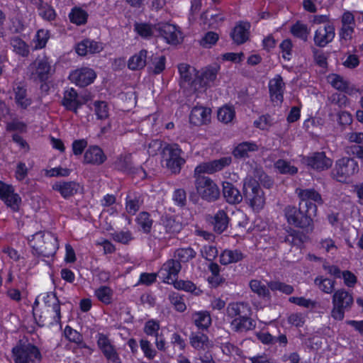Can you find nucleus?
<instances>
[{
	"instance_id": "nucleus-1",
	"label": "nucleus",
	"mask_w": 363,
	"mask_h": 363,
	"mask_svg": "<svg viewBox=\"0 0 363 363\" xmlns=\"http://www.w3.org/2000/svg\"><path fill=\"white\" fill-rule=\"evenodd\" d=\"M232 162L231 157H223L218 160L205 162L197 165L194 169V185L198 194L208 202L217 201L220 196L218 185L210 177L203 174H212L228 167Z\"/></svg>"
},
{
	"instance_id": "nucleus-2",
	"label": "nucleus",
	"mask_w": 363,
	"mask_h": 363,
	"mask_svg": "<svg viewBox=\"0 0 363 363\" xmlns=\"http://www.w3.org/2000/svg\"><path fill=\"white\" fill-rule=\"evenodd\" d=\"M243 198L254 211L259 212L265 205V196L259 184L252 177H247L243 181Z\"/></svg>"
},
{
	"instance_id": "nucleus-3",
	"label": "nucleus",
	"mask_w": 363,
	"mask_h": 363,
	"mask_svg": "<svg viewBox=\"0 0 363 363\" xmlns=\"http://www.w3.org/2000/svg\"><path fill=\"white\" fill-rule=\"evenodd\" d=\"M29 243L35 254L45 257L54 255L58 248L57 238L50 232L36 233Z\"/></svg>"
},
{
	"instance_id": "nucleus-4",
	"label": "nucleus",
	"mask_w": 363,
	"mask_h": 363,
	"mask_svg": "<svg viewBox=\"0 0 363 363\" xmlns=\"http://www.w3.org/2000/svg\"><path fill=\"white\" fill-rule=\"evenodd\" d=\"M299 203L297 208L293 206H287L284 208V215L287 222L294 226L303 229L312 230V216H315L314 213H310L308 208H303Z\"/></svg>"
},
{
	"instance_id": "nucleus-5",
	"label": "nucleus",
	"mask_w": 363,
	"mask_h": 363,
	"mask_svg": "<svg viewBox=\"0 0 363 363\" xmlns=\"http://www.w3.org/2000/svg\"><path fill=\"white\" fill-rule=\"evenodd\" d=\"M12 357L14 363H40L43 358L37 346L21 341L13 347Z\"/></svg>"
},
{
	"instance_id": "nucleus-6",
	"label": "nucleus",
	"mask_w": 363,
	"mask_h": 363,
	"mask_svg": "<svg viewBox=\"0 0 363 363\" xmlns=\"http://www.w3.org/2000/svg\"><path fill=\"white\" fill-rule=\"evenodd\" d=\"M353 303L352 294L344 289L335 291L332 298L331 316L337 320H343L345 311H348L351 308Z\"/></svg>"
},
{
	"instance_id": "nucleus-7",
	"label": "nucleus",
	"mask_w": 363,
	"mask_h": 363,
	"mask_svg": "<svg viewBox=\"0 0 363 363\" xmlns=\"http://www.w3.org/2000/svg\"><path fill=\"white\" fill-rule=\"evenodd\" d=\"M182 229V225L174 216H164L155 226L154 236L159 240H166L172 238Z\"/></svg>"
},
{
	"instance_id": "nucleus-8",
	"label": "nucleus",
	"mask_w": 363,
	"mask_h": 363,
	"mask_svg": "<svg viewBox=\"0 0 363 363\" xmlns=\"http://www.w3.org/2000/svg\"><path fill=\"white\" fill-rule=\"evenodd\" d=\"M359 171L357 162L351 157H345L337 160L331 174L340 182H345Z\"/></svg>"
},
{
	"instance_id": "nucleus-9",
	"label": "nucleus",
	"mask_w": 363,
	"mask_h": 363,
	"mask_svg": "<svg viewBox=\"0 0 363 363\" xmlns=\"http://www.w3.org/2000/svg\"><path fill=\"white\" fill-rule=\"evenodd\" d=\"M182 150L177 144L168 145L162 150L166 167L173 174H179L185 160L181 157Z\"/></svg>"
},
{
	"instance_id": "nucleus-10",
	"label": "nucleus",
	"mask_w": 363,
	"mask_h": 363,
	"mask_svg": "<svg viewBox=\"0 0 363 363\" xmlns=\"http://www.w3.org/2000/svg\"><path fill=\"white\" fill-rule=\"evenodd\" d=\"M29 79L34 82H46L51 75V66L46 56L38 57L28 67Z\"/></svg>"
},
{
	"instance_id": "nucleus-11",
	"label": "nucleus",
	"mask_w": 363,
	"mask_h": 363,
	"mask_svg": "<svg viewBox=\"0 0 363 363\" xmlns=\"http://www.w3.org/2000/svg\"><path fill=\"white\" fill-rule=\"evenodd\" d=\"M296 192L300 199L299 203L302 205V208H308L311 213H314L316 214L317 206L311 201L320 205L323 204V200L321 195L314 189H296Z\"/></svg>"
},
{
	"instance_id": "nucleus-12",
	"label": "nucleus",
	"mask_w": 363,
	"mask_h": 363,
	"mask_svg": "<svg viewBox=\"0 0 363 363\" xmlns=\"http://www.w3.org/2000/svg\"><path fill=\"white\" fill-rule=\"evenodd\" d=\"M157 35L162 36L167 43L177 45L182 40L181 31L174 25L168 23L155 24Z\"/></svg>"
},
{
	"instance_id": "nucleus-13",
	"label": "nucleus",
	"mask_w": 363,
	"mask_h": 363,
	"mask_svg": "<svg viewBox=\"0 0 363 363\" xmlns=\"http://www.w3.org/2000/svg\"><path fill=\"white\" fill-rule=\"evenodd\" d=\"M302 162L317 171H324L332 167L333 160L324 152H315L302 158Z\"/></svg>"
},
{
	"instance_id": "nucleus-14",
	"label": "nucleus",
	"mask_w": 363,
	"mask_h": 363,
	"mask_svg": "<svg viewBox=\"0 0 363 363\" xmlns=\"http://www.w3.org/2000/svg\"><path fill=\"white\" fill-rule=\"evenodd\" d=\"M181 269L182 265L178 260L170 259L162 266L158 272L159 278L164 283L172 284L177 279Z\"/></svg>"
},
{
	"instance_id": "nucleus-15",
	"label": "nucleus",
	"mask_w": 363,
	"mask_h": 363,
	"mask_svg": "<svg viewBox=\"0 0 363 363\" xmlns=\"http://www.w3.org/2000/svg\"><path fill=\"white\" fill-rule=\"evenodd\" d=\"M96 77L94 69L89 67H82L72 71L69 74V79L77 86L84 87L91 84Z\"/></svg>"
},
{
	"instance_id": "nucleus-16",
	"label": "nucleus",
	"mask_w": 363,
	"mask_h": 363,
	"mask_svg": "<svg viewBox=\"0 0 363 363\" xmlns=\"http://www.w3.org/2000/svg\"><path fill=\"white\" fill-rule=\"evenodd\" d=\"M97 345L108 363H121V358L111 340L102 333L99 334Z\"/></svg>"
},
{
	"instance_id": "nucleus-17",
	"label": "nucleus",
	"mask_w": 363,
	"mask_h": 363,
	"mask_svg": "<svg viewBox=\"0 0 363 363\" xmlns=\"http://www.w3.org/2000/svg\"><path fill=\"white\" fill-rule=\"evenodd\" d=\"M178 69L180 74V85L183 87L189 86L194 91L198 90V77H195L196 69L184 63L180 64Z\"/></svg>"
},
{
	"instance_id": "nucleus-18",
	"label": "nucleus",
	"mask_w": 363,
	"mask_h": 363,
	"mask_svg": "<svg viewBox=\"0 0 363 363\" xmlns=\"http://www.w3.org/2000/svg\"><path fill=\"white\" fill-rule=\"evenodd\" d=\"M335 35V27L332 23L319 27L315 32L314 43L319 48H323L332 42Z\"/></svg>"
},
{
	"instance_id": "nucleus-19",
	"label": "nucleus",
	"mask_w": 363,
	"mask_h": 363,
	"mask_svg": "<svg viewBox=\"0 0 363 363\" xmlns=\"http://www.w3.org/2000/svg\"><path fill=\"white\" fill-rule=\"evenodd\" d=\"M347 138L350 143L355 144L347 146L345 147L346 153L357 157L363 162V133H350L347 135Z\"/></svg>"
},
{
	"instance_id": "nucleus-20",
	"label": "nucleus",
	"mask_w": 363,
	"mask_h": 363,
	"mask_svg": "<svg viewBox=\"0 0 363 363\" xmlns=\"http://www.w3.org/2000/svg\"><path fill=\"white\" fill-rule=\"evenodd\" d=\"M114 164L118 170L128 173H136L143 179L146 177V172L142 167L135 169L133 167L131 155H121L117 158Z\"/></svg>"
},
{
	"instance_id": "nucleus-21",
	"label": "nucleus",
	"mask_w": 363,
	"mask_h": 363,
	"mask_svg": "<svg viewBox=\"0 0 363 363\" xmlns=\"http://www.w3.org/2000/svg\"><path fill=\"white\" fill-rule=\"evenodd\" d=\"M206 220L213 225V230L220 234L227 229L230 219L224 210H219L213 216H207Z\"/></svg>"
},
{
	"instance_id": "nucleus-22",
	"label": "nucleus",
	"mask_w": 363,
	"mask_h": 363,
	"mask_svg": "<svg viewBox=\"0 0 363 363\" xmlns=\"http://www.w3.org/2000/svg\"><path fill=\"white\" fill-rule=\"evenodd\" d=\"M104 49L101 43L94 40L86 38L79 43L76 46V52L80 56H85L87 54L99 53Z\"/></svg>"
},
{
	"instance_id": "nucleus-23",
	"label": "nucleus",
	"mask_w": 363,
	"mask_h": 363,
	"mask_svg": "<svg viewBox=\"0 0 363 363\" xmlns=\"http://www.w3.org/2000/svg\"><path fill=\"white\" fill-rule=\"evenodd\" d=\"M211 108L203 106H195L192 108L190 116V123L195 125L206 124L211 120Z\"/></svg>"
},
{
	"instance_id": "nucleus-24",
	"label": "nucleus",
	"mask_w": 363,
	"mask_h": 363,
	"mask_svg": "<svg viewBox=\"0 0 363 363\" xmlns=\"http://www.w3.org/2000/svg\"><path fill=\"white\" fill-rule=\"evenodd\" d=\"M79 188V184L73 181H59L52 185V189L59 192L64 199L73 196L77 193Z\"/></svg>"
},
{
	"instance_id": "nucleus-25",
	"label": "nucleus",
	"mask_w": 363,
	"mask_h": 363,
	"mask_svg": "<svg viewBox=\"0 0 363 363\" xmlns=\"http://www.w3.org/2000/svg\"><path fill=\"white\" fill-rule=\"evenodd\" d=\"M223 194L230 204H238L243 199V194H242L239 189L229 182H223Z\"/></svg>"
},
{
	"instance_id": "nucleus-26",
	"label": "nucleus",
	"mask_w": 363,
	"mask_h": 363,
	"mask_svg": "<svg viewBox=\"0 0 363 363\" xmlns=\"http://www.w3.org/2000/svg\"><path fill=\"white\" fill-rule=\"evenodd\" d=\"M285 84L280 75L271 79L269 83V89L271 99L273 102L281 103L283 101V94Z\"/></svg>"
},
{
	"instance_id": "nucleus-27",
	"label": "nucleus",
	"mask_w": 363,
	"mask_h": 363,
	"mask_svg": "<svg viewBox=\"0 0 363 363\" xmlns=\"http://www.w3.org/2000/svg\"><path fill=\"white\" fill-rule=\"evenodd\" d=\"M251 313L246 314L245 318H234L230 325L233 331L236 333H242L247 330H253L255 328V321L250 318Z\"/></svg>"
},
{
	"instance_id": "nucleus-28",
	"label": "nucleus",
	"mask_w": 363,
	"mask_h": 363,
	"mask_svg": "<svg viewBox=\"0 0 363 363\" xmlns=\"http://www.w3.org/2000/svg\"><path fill=\"white\" fill-rule=\"evenodd\" d=\"M106 159L103 150L98 146L90 147L84 153V160L86 163L101 164Z\"/></svg>"
},
{
	"instance_id": "nucleus-29",
	"label": "nucleus",
	"mask_w": 363,
	"mask_h": 363,
	"mask_svg": "<svg viewBox=\"0 0 363 363\" xmlns=\"http://www.w3.org/2000/svg\"><path fill=\"white\" fill-rule=\"evenodd\" d=\"M250 27L249 23L241 22L234 28L230 36L236 44L240 45L247 40Z\"/></svg>"
},
{
	"instance_id": "nucleus-30",
	"label": "nucleus",
	"mask_w": 363,
	"mask_h": 363,
	"mask_svg": "<svg viewBox=\"0 0 363 363\" xmlns=\"http://www.w3.org/2000/svg\"><path fill=\"white\" fill-rule=\"evenodd\" d=\"M62 104L67 110L77 113V109L82 106L83 103L78 99L77 91L73 89L66 91L62 100Z\"/></svg>"
},
{
	"instance_id": "nucleus-31",
	"label": "nucleus",
	"mask_w": 363,
	"mask_h": 363,
	"mask_svg": "<svg viewBox=\"0 0 363 363\" xmlns=\"http://www.w3.org/2000/svg\"><path fill=\"white\" fill-rule=\"evenodd\" d=\"M258 145L253 142H242L233 150V155L237 159H245L250 157V152L257 151Z\"/></svg>"
},
{
	"instance_id": "nucleus-32",
	"label": "nucleus",
	"mask_w": 363,
	"mask_h": 363,
	"mask_svg": "<svg viewBox=\"0 0 363 363\" xmlns=\"http://www.w3.org/2000/svg\"><path fill=\"white\" fill-rule=\"evenodd\" d=\"M250 312V307L244 303H231L226 308L227 315L231 318H245Z\"/></svg>"
},
{
	"instance_id": "nucleus-33",
	"label": "nucleus",
	"mask_w": 363,
	"mask_h": 363,
	"mask_svg": "<svg viewBox=\"0 0 363 363\" xmlns=\"http://www.w3.org/2000/svg\"><path fill=\"white\" fill-rule=\"evenodd\" d=\"M218 70V66L206 67L201 76L198 77L199 89L207 86L210 82H213L217 77Z\"/></svg>"
},
{
	"instance_id": "nucleus-34",
	"label": "nucleus",
	"mask_w": 363,
	"mask_h": 363,
	"mask_svg": "<svg viewBox=\"0 0 363 363\" xmlns=\"http://www.w3.org/2000/svg\"><path fill=\"white\" fill-rule=\"evenodd\" d=\"M250 289L256 294L260 298L269 301L272 298V296L269 291L268 286H265L262 284L259 280L252 279L249 284Z\"/></svg>"
},
{
	"instance_id": "nucleus-35",
	"label": "nucleus",
	"mask_w": 363,
	"mask_h": 363,
	"mask_svg": "<svg viewBox=\"0 0 363 363\" xmlns=\"http://www.w3.org/2000/svg\"><path fill=\"white\" fill-rule=\"evenodd\" d=\"M147 51L141 50L132 56L128 62V67L131 70L142 69L146 65Z\"/></svg>"
},
{
	"instance_id": "nucleus-36",
	"label": "nucleus",
	"mask_w": 363,
	"mask_h": 363,
	"mask_svg": "<svg viewBox=\"0 0 363 363\" xmlns=\"http://www.w3.org/2000/svg\"><path fill=\"white\" fill-rule=\"evenodd\" d=\"M244 258L245 255L238 250H225L220 255V262L221 264L227 265L241 261Z\"/></svg>"
},
{
	"instance_id": "nucleus-37",
	"label": "nucleus",
	"mask_w": 363,
	"mask_h": 363,
	"mask_svg": "<svg viewBox=\"0 0 363 363\" xmlns=\"http://www.w3.org/2000/svg\"><path fill=\"white\" fill-rule=\"evenodd\" d=\"M189 340L191 345L198 350H204L209 345L208 336L200 332L192 333L190 335Z\"/></svg>"
},
{
	"instance_id": "nucleus-38",
	"label": "nucleus",
	"mask_w": 363,
	"mask_h": 363,
	"mask_svg": "<svg viewBox=\"0 0 363 363\" xmlns=\"http://www.w3.org/2000/svg\"><path fill=\"white\" fill-rule=\"evenodd\" d=\"M14 93L15 101L18 106L26 109L31 104L32 100L28 97L27 90L25 87L17 86L14 88Z\"/></svg>"
},
{
	"instance_id": "nucleus-39",
	"label": "nucleus",
	"mask_w": 363,
	"mask_h": 363,
	"mask_svg": "<svg viewBox=\"0 0 363 363\" xmlns=\"http://www.w3.org/2000/svg\"><path fill=\"white\" fill-rule=\"evenodd\" d=\"M194 324L201 329H207L211 324L210 313L207 311L196 312L192 315Z\"/></svg>"
},
{
	"instance_id": "nucleus-40",
	"label": "nucleus",
	"mask_w": 363,
	"mask_h": 363,
	"mask_svg": "<svg viewBox=\"0 0 363 363\" xmlns=\"http://www.w3.org/2000/svg\"><path fill=\"white\" fill-rule=\"evenodd\" d=\"M136 222L140 230H143V233L147 234L150 233L153 220L151 219L149 213L145 211L140 212L136 218Z\"/></svg>"
},
{
	"instance_id": "nucleus-41",
	"label": "nucleus",
	"mask_w": 363,
	"mask_h": 363,
	"mask_svg": "<svg viewBox=\"0 0 363 363\" xmlns=\"http://www.w3.org/2000/svg\"><path fill=\"white\" fill-rule=\"evenodd\" d=\"M174 287L178 290H184L187 292H191L196 296H199L202 291L197 289L196 285L191 281L189 280H177L176 279L172 283Z\"/></svg>"
},
{
	"instance_id": "nucleus-42",
	"label": "nucleus",
	"mask_w": 363,
	"mask_h": 363,
	"mask_svg": "<svg viewBox=\"0 0 363 363\" xmlns=\"http://www.w3.org/2000/svg\"><path fill=\"white\" fill-rule=\"evenodd\" d=\"M134 30L143 38H150L153 35H157V30L155 29V24L151 25L145 23H135Z\"/></svg>"
},
{
	"instance_id": "nucleus-43",
	"label": "nucleus",
	"mask_w": 363,
	"mask_h": 363,
	"mask_svg": "<svg viewBox=\"0 0 363 363\" xmlns=\"http://www.w3.org/2000/svg\"><path fill=\"white\" fill-rule=\"evenodd\" d=\"M10 43L13 48V50L21 55L22 57H27L29 54L28 45L19 37L15 36L11 38Z\"/></svg>"
},
{
	"instance_id": "nucleus-44",
	"label": "nucleus",
	"mask_w": 363,
	"mask_h": 363,
	"mask_svg": "<svg viewBox=\"0 0 363 363\" xmlns=\"http://www.w3.org/2000/svg\"><path fill=\"white\" fill-rule=\"evenodd\" d=\"M291 33L295 37L298 38L306 42L308 40L310 30L308 29L307 25L298 21L291 27Z\"/></svg>"
},
{
	"instance_id": "nucleus-45",
	"label": "nucleus",
	"mask_w": 363,
	"mask_h": 363,
	"mask_svg": "<svg viewBox=\"0 0 363 363\" xmlns=\"http://www.w3.org/2000/svg\"><path fill=\"white\" fill-rule=\"evenodd\" d=\"M267 286L272 291H279L286 295H290L294 291L293 286L279 281H270L267 283Z\"/></svg>"
},
{
	"instance_id": "nucleus-46",
	"label": "nucleus",
	"mask_w": 363,
	"mask_h": 363,
	"mask_svg": "<svg viewBox=\"0 0 363 363\" xmlns=\"http://www.w3.org/2000/svg\"><path fill=\"white\" fill-rule=\"evenodd\" d=\"M314 283L318 288L325 294H331L334 291L335 281L318 277L315 279Z\"/></svg>"
},
{
	"instance_id": "nucleus-47",
	"label": "nucleus",
	"mask_w": 363,
	"mask_h": 363,
	"mask_svg": "<svg viewBox=\"0 0 363 363\" xmlns=\"http://www.w3.org/2000/svg\"><path fill=\"white\" fill-rule=\"evenodd\" d=\"M196 255V252L191 247L179 248L174 252V257H177L179 263L188 262L194 259Z\"/></svg>"
},
{
	"instance_id": "nucleus-48",
	"label": "nucleus",
	"mask_w": 363,
	"mask_h": 363,
	"mask_svg": "<svg viewBox=\"0 0 363 363\" xmlns=\"http://www.w3.org/2000/svg\"><path fill=\"white\" fill-rule=\"evenodd\" d=\"M287 232L289 235L284 238L285 242H289L292 245H300L305 241L306 235L299 231L290 228Z\"/></svg>"
},
{
	"instance_id": "nucleus-49",
	"label": "nucleus",
	"mask_w": 363,
	"mask_h": 363,
	"mask_svg": "<svg viewBox=\"0 0 363 363\" xmlns=\"http://www.w3.org/2000/svg\"><path fill=\"white\" fill-rule=\"evenodd\" d=\"M87 17V13L80 8L72 9L69 15L70 21L77 25H82L86 23Z\"/></svg>"
},
{
	"instance_id": "nucleus-50",
	"label": "nucleus",
	"mask_w": 363,
	"mask_h": 363,
	"mask_svg": "<svg viewBox=\"0 0 363 363\" xmlns=\"http://www.w3.org/2000/svg\"><path fill=\"white\" fill-rule=\"evenodd\" d=\"M274 167L281 174L294 175L298 172V168L295 166L291 165L289 162H287L284 160H278L274 163Z\"/></svg>"
},
{
	"instance_id": "nucleus-51",
	"label": "nucleus",
	"mask_w": 363,
	"mask_h": 363,
	"mask_svg": "<svg viewBox=\"0 0 363 363\" xmlns=\"http://www.w3.org/2000/svg\"><path fill=\"white\" fill-rule=\"evenodd\" d=\"M1 199L3 200L4 203L8 206L11 207L13 211H17L18 209L21 198L17 194H14L13 186H11V192L3 195L1 197Z\"/></svg>"
},
{
	"instance_id": "nucleus-52",
	"label": "nucleus",
	"mask_w": 363,
	"mask_h": 363,
	"mask_svg": "<svg viewBox=\"0 0 363 363\" xmlns=\"http://www.w3.org/2000/svg\"><path fill=\"white\" fill-rule=\"evenodd\" d=\"M94 112L98 119L104 120L108 117V106L104 101H96L94 103Z\"/></svg>"
},
{
	"instance_id": "nucleus-53",
	"label": "nucleus",
	"mask_w": 363,
	"mask_h": 363,
	"mask_svg": "<svg viewBox=\"0 0 363 363\" xmlns=\"http://www.w3.org/2000/svg\"><path fill=\"white\" fill-rule=\"evenodd\" d=\"M169 300L170 303L174 306L176 311L179 312H184L186 310V304L182 296L179 293H170L169 294Z\"/></svg>"
},
{
	"instance_id": "nucleus-54",
	"label": "nucleus",
	"mask_w": 363,
	"mask_h": 363,
	"mask_svg": "<svg viewBox=\"0 0 363 363\" xmlns=\"http://www.w3.org/2000/svg\"><path fill=\"white\" fill-rule=\"evenodd\" d=\"M235 117V111L229 106H223L218 111V119L225 123L231 122Z\"/></svg>"
},
{
	"instance_id": "nucleus-55",
	"label": "nucleus",
	"mask_w": 363,
	"mask_h": 363,
	"mask_svg": "<svg viewBox=\"0 0 363 363\" xmlns=\"http://www.w3.org/2000/svg\"><path fill=\"white\" fill-rule=\"evenodd\" d=\"M95 294L104 303L108 304L111 302L112 290L108 286H101L96 290Z\"/></svg>"
},
{
	"instance_id": "nucleus-56",
	"label": "nucleus",
	"mask_w": 363,
	"mask_h": 363,
	"mask_svg": "<svg viewBox=\"0 0 363 363\" xmlns=\"http://www.w3.org/2000/svg\"><path fill=\"white\" fill-rule=\"evenodd\" d=\"M49 38V31L48 30H39L35 35V49L37 50L45 48Z\"/></svg>"
},
{
	"instance_id": "nucleus-57",
	"label": "nucleus",
	"mask_w": 363,
	"mask_h": 363,
	"mask_svg": "<svg viewBox=\"0 0 363 363\" xmlns=\"http://www.w3.org/2000/svg\"><path fill=\"white\" fill-rule=\"evenodd\" d=\"M289 302L296 304L299 306H302L306 308H314L316 305L317 302L314 301L311 299H308L304 297H295L291 296L289 298Z\"/></svg>"
},
{
	"instance_id": "nucleus-58",
	"label": "nucleus",
	"mask_w": 363,
	"mask_h": 363,
	"mask_svg": "<svg viewBox=\"0 0 363 363\" xmlns=\"http://www.w3.org/2000/svg\"><path fill=\"white\" fill-rule=\"evenodd\" d=\"M141 202L137 196L132 197L128 195L126 198V211L128 213L134 215L140 208Z\"/></svg>"
},
{
	"instance_id": "nucleus-59",
	"label": "nucleus",
	"mask_w": 363,
	"mask_h": 363,
	"mask_svg": "<svg viewBox=\"0 0 363 363\" xmlns=\"http://www.w3.org/2000/svg\"><path fill=\"white\" fill-rule=\"evenodd\" d=\"M114 241L127 245L133 239L130 231H116L111 234Z\"/></svg>"
},
{
	"instance_id": "nucleus-60",
	"label": "nucleus",
	"mask_w": 363,
	"mask_h": 363,
	"mask_svg": "<svg viewBox=\"0 0 363 363\" xmlns=\"http://www.w3.org/2000/svg\"><path fill=\"white\" fill-rule=\"evenodd\" d=\"M218 40V35L216 33L209 31L205 34L200 41V45L203 48H211L215 45Z\"/></svg>"
},
{
	"instance_id": "nucleus-61",
	"label": "nucleus",
	"mask_w": 363,
	"mask_h": 363,
	"mask_svg": "<svg viewBox=\"0 0 363 363\" xmlns=\"http://www.w3.org/2000/svg\"><path fill=\"white\" fill-rule=\"evenodd\" d=\"M172 199L178 206H185L186 204V191L183 189H175L172 195Z\"/></svg>"
},
{
	"instance_id": "nucleus-62",
	"label": "nucleus",
	"mask_w": 363,
	"mask_h": 363,
	"mask_svg": "<svg viewBox=\"0 0 363 363\" xmlns=\"http://www.w3.org/2000/svg\"><path fill=\"white\" fill-rule=\"evenodd\" d=\"M330 84L336 89L345 91L348 88V84L342 77L337 74H333L330 77Z\"/></svg>"
},
{
	"instance_id": "nucleus-63",
	"label": "nucleus",
	"mask_w": 363,
	"mask_h": 363,
	"mask_svg": "<svg viewBox=\"0 0 363 363\" xmlns=\"http://www.w3.org/2000/svg\"><path fill=\"white\" fill-rule=\"evenodd\" d=\"M159 330L160 324L157 321L150 320L145 323L144 332L146 335L156 337L159 335Z\"/></svg>"
},
{
	"instance_id": "nucleus-64",
	"label": "nucleus",
	"mask_w": 363,
	"mask_h": 363,
	"mask_svg": "<svg viewBox=\"0 0 363 363\" xmlns=\"http://www.w3.org/2000/svg\"><path fill=\"white\" fill-rule=\"evenodd\" d=\"M140 347L147 358L152 359L156 356L157 352L152 348V345L148 340L142 339L140 341Z\"/></svg>"
}]
</instances>
